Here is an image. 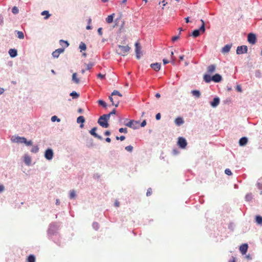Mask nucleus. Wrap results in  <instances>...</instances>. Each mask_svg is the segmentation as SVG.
Returning a JSON list of instances; mask_svg holds the SVG:
<instances>
[{"instance_id": "1", "label": "nucleus", "mask_w": 262, "mask_h": 262, "mask_svg": "<svg viewBox=\"0 0 262 262\" xmlns=\"http://www.w3.org/2000/svg\"><path fill=\"white\" fill-rule=\"evenodd\" d=\"M201 21L202 25L200 29L194 30L192 33V36L193 37H198L201 34L204 33L205 31V22L203 19H201Z\"/></svg>"}, {"instance_id": "2", "label": "nucleus", "mask_w": 262, "mask_h": 262, "mask_svg": "<svg viewBox=\"0 0 262 262\" xmlns=\"http://www.w3.org/2000/svg\"><path fill=\"white\" fill-rule=\"evenodd\" d=\"M130 48L128 46H118V49L117 50V53L118 54L121 55L122 56H125L128 54Z\"/></svg>"}, {"instance_id": "3", "label": "nucleus", "mask_w": 262, "mask_h": 262, "mask_svg": "<svg viewBox=\"0 0 262 262\" xmlns=\"http://www.w3.org/2000/svg\"><path fill=\"white\" fill-rule=\"evenodd\" d=\"M125 125L129 127L133 128L134 129H136V128L139 127V122L131 120L128 122L126 123Z\"/></svg>"}, {"instance_id": "4", "label": "nucleus", "mask_w": 262, "mask_h": 262, "mask_svg": "<svg viewBox=\"0 0 262 262\" xmlns=\"http://www.w3.org/2000/svg\"><path fill=\"white\" fill-rule=\"evenodd\" d=\"M247 51L248 47L246 46H238L236 49V54L238 55L247 53Z\"/></svg>"}, {"instance_id": "5", "label": "nucleus", "mask_w": 262, "mask_h": 262, "mask_svg": "<svg viewBox=\"0 0 262 262\" xmlns=\"http://www.w3.org/2000/svg\"><path fill=\"white\" fill-rule=\"evenodd\" d=\"M248 41L252 45H254L256 42V36L255 34L250 33L248 35Z\"/></svg>"}, {"instance_id": "6", "label": "nucleus", "mask_w": 262, "mask_h": 262, "mask_svg": "<svg viewBox=\"0 0 262 262\" xmlns=\"http://www.w3.org/2000/svg\"><path fill=\"white\" fill-rule=\"evenodd\" d=\"M98 123L101 126L104 128H107L109 126L108 122L101 116L99 117Z\"/></svg>"}, {"instance_id": "7", "label": "nucleus", "mask_w": 262, "mask_h": 262, "mask_svg": "<svg viewBox=\"0 0 262 262\" xmlns=\"http://www.w3.org/2000/svg\"><path fill=\"white\" fill-rule=\"evenodd\" d=\"M141 48L140 45V43L138 42H136L135 43V52H136V56L137 59H139L141 55Z\"/></svg>"}, {"instance_id": "8", "label": "nucleus", "mask_w": 262, "mask_h": 262, "mask_svg": "<svg viewBox=\"0 0 262 262\" xmlns=\"http://www.w3.org/2000/svg\"><path fill=\"white\" fill-rule=\"evenodd\" d=\"M53 155L54 153L52 149L49 148L46 150L45 153V157L47 160H52L53 159Z\"/></svg>"}, {"instance_id": "9", "label": "nucleus", "mask_w": 262, "mask_h": 262, "mask_svg": "<svg viewBox=\"0 0 262 262\" xmlns=\"http://www.w3.org/2000/svg\"><path fill=\"white\" fill-rule=\"evenodd\" d=\"M109 99L112 103V105L117 107L119 105L120 99L116 96H109Z\"/></svg>"}, {"instance_id": "10", "label": "nucleus", "mask_w": 262, "mask_h": 262, "mask_svg": "<svg viewBox=\"0 0 262 262\" xmlns=\"http://www.w3.org/2000/svg\"><path fill=\"white\" fill-rule=\"evenodd\" d=\"M178 145L182 148H185L187 146L186 140L183 137H179L178 142Z\"/></svg>"}, {"instance_id": "11", "label": "nucleus", "mask_w": 262, "mask_h": 262, "mask_svg": "<svg viewBox=\"0 0 262 262\" xmlns=\"http://www.w3.org/2000/svg\"><path fill=\"white\" fill-rule=\"evenodd\" d=\"M12 140L14 142L18 143H24L25 142H26V138H25V137L17 136L12 139Z\"/></svg>"}, {"instance_id": "12", "label": "nucleus", "mask_w": 262, "mask_h": 262, "mask_svg": "<svg viewBox=\"0 0 262 262\" xmlns=\"http://www.w3.org/2000/svg\"><path fill=\"white\" fill-rule=\"evenodd\" d=\"M248 246L247 244H242L239 247V251L242 253L243 255H244L246 253L248 250Z\"/></svg>"}, {"instance_id": "13", "label": "nucleus", "mask_w": 262, "mask_h": 262, "mask_svg": "<svg viewBox=\"0 0 262 262\" xmlns=\"http://www.w3.org/2000/svg\"><path fill=\"white\" fill-rule=\"evenodd\" d=\"M97 130L96 127H93L92 128V129L90 131V133L94 137L97 138L99 140H102V138L101 136L98 135L97 133H96V131Z\"/></svg>"}, {"instance_id": "14", "label": "nucleus", "mask_w": 262, "mask_h": 262, "mask_svg": "<svg viewBox=\"0 0 262 262\" xmlns=\"http://www.w3.org/2000/svg\"><path fill=\"white\" fill-rule=\"evenodd\" d=\"M222 79V76L219 74H216L212 77V80L215 82H220Z\"/></svg>"}, {"instance_id": "15", "label": "nucleus", "mask_w": 262, "mask_h": 262, "mask_svg": "<svg viewBox=\"0 0 262 262\" xmlns=\"http://www.w3.org/2000/svg\"><path fill=\"white\" fill-rule=\"evenodd\" d=\"M150 67L156 71H159L161 69L160 63H154L150 64Z\"/></svg>"}, {"instance_id": "16", "label": "nucleus", "mask_w": 262, "mask_h": 262, "mask_svg": "<svg viewBox=\"0 0 262 262\" xmlns=\"http://www.w3.org/2000/svg\"><path fill=\"white\" fill-rule=\"evenodd\" d=\"M219 103H220L219 98L217 97H216L213 99V100L212 102H211L210 104L212 107H215L219 104Z\"/></svg>"}, {"instance_id": "17", "label": "nucleus", "mask_w": 262, "mask_h": 262, "mask_svg": "<svg viewBox=\"0 0 262 262\" xmlns=\"http://www.w3.org/2000/svg\"><path fill=\"white\" fill-rule=\"evenodd\" d=\"M215 69H216V67L215 65H214V64L210 65L207 67V72L209 74H212L215 72Z\"/></svg>"}, {"instance_id": "18", "label": "nucleus", "mask_w": 262, "mask_h": 262, "mask_svg": "<svg viewBox=\"0 0 262 262\" xmlns=\"http://www.w3.org/2000/svg\"><path fill=\"white\" fill-rule=\"evenodd\" d=\"M175 124L178 126H180L184 123L182 118L178 117L174 120Z\"/></svg>"}, {"instance_id": "19", "label": "nucleus", "mask_w": 262, "mask_h": 262, "mask_svg": "<svg viewBox=\"0 0 262 262\" xmlns=\"http://www.w3.org/2000/svg\"><path fill=\"white\" fill-rule=\"evenodd\" d=\"M248 139L246 137H242L239 141V144L241 146H244L247 144Z\"/></svg>"}, {"instance_id": "20", "label": "nucleus", "mask_w": 262, "mask_h": 262, "mask_svg": "<svg viewBox=\"0 0 262 262\" xmlns=\"http://www.w3.org/2000/svg\"><path fill=\"white\" fill-rule=\"evenodd\" d=\"M231 46L230 45H226L222 49V53H228L231 49Z\"/></svg>"}, {"instance_id": "21", "label": "nucleus", "mask_w": 262, "mask_h": 262, "mask_svg": "<svg viewBox=\"0 0 262 262\" xmlns=\"http://www.w3.org/2000/svg\"><path fill=\"white\" fill-rule=\"evenodd\" d=\"M9 54L11 57H15L17 55V51L14 49H11L9 51Z\"/></svg>"}, {"instance_id": "22", "label": "nucleus", "mask_w": 262, "mask_h": 262, "mask_svg": "<svg viewBox=\"0 0 262 262\" xmlns=\"http://www.w3.org/2000/svg\"><path fill=\"white\" fill-rule=\"evenodd\" d=\"M115 15V14H112L110 15H108L107 18H106V21L108 24H111L113 21L114 16Z\"/></svg>"}, {"instance_id": "23", "label": "nucleus", "mask_w": 262, "mask_h": 262, "mask_svg": "<svg viewBox=\"0 0 262 262\" xmlns=\"http://www.w3.org/2000/svg\"><path fill=\"white\" fill-rule=\"evenodd\" d=\"M111 96H117V97H119L120 98L122 97V95L119 91H118L117 90H114L112 93V94Z\"/></svg>"}, {"instance_id": "24", "label": "nucleus", "mask_w": 262, "mask_h": 262, "mask_svg": "<svg viewBox=\"0 0 262 262\" xmlns=\"http://www.w3.org/2000/svg\"><path fill=\"white\" fill-rule=\"evenodd\" d=\"M204 80L207 83L210 82L212 80V77L209 75L205 74L204 76Z\"/></svg>"}, {"instance_id": "25", "label": "nucleus", "mask_w": 262, "mask_h": 262, "mask_svg": "<svg viewBox=\"0 0 262 262\" xmlns=\"http://www.w3.org/2000/svg\"><path fill=\"white\" fill-rule=\"evenodd\" d=\"M191 93L194 96L197 98H199L201 96L200 92L198 90H193L191 91Z\"/></svg>"}, {"instance_id": "26", "label": "nucleus", "mask_w": 262, "mask_h": 262, "mask_svg": "<svg viewBox=\"0 0 262 262\" xmlns=\"http://www.w3.org/2000/svg\"><path fill=\"white\" fill-rule=\"evenodd\" d=\"M72 80L74 81L75 83L78 84L79 83V79L77 77V74L76 73L73 74L72 75Z\"/></svg>"}, {"instance_id": "27", "label": "nucleus", "mask_w": 262, "mask_h": 262, "mask_svg": "<svg viewBox=\"0 0 262 262\" xmlns=\"http://www.w3.org/2000/svg\"><path fill=\"white\" fill-rule=\"evenodd\" d=\"M27 262H35V257L33 255H30L27 258Z\"/></svg>"}, {"instance_id": "28", "label": "nucleus", "mask_w": 262, "mask_h": 262, "mask_svg": "<svg viewBox=\"0 0 262 262\" xmlns=\"http://www.w3.org/2000/svg\"><path fill=\"white\" fill-rule=\"evenodd\" d=\"M17 34V37L19 39H24V34L23 32L17 31H16Z\"/></svg>"}, {"instance_id": "29", "label": "nucleus", "mask_w": 262, "mask_h": 262, "mask_svg": "<svg viewBox=\"0 0 262 262\" xmlns=\"http://www.w3.org/2000/svg\"><path fill=\"white\" fill-rule=\"evenodd\" d=\"M256 222L258 224L262 225V217L259 215L256 216Z\"/></svg>"}, {"instance_id": "30", "label": "nucleus", "mask_w": 262, "mask_h": 262, "mask_svg": "<svg viewBox=\"0 0 262 262\" xmlns=\"http://www.w3.org/2000/svg\"><path fill=\"white\" fill-rule=\"evenodd\" d=\"M85 121V119L83 116H80L77 118V122L78 123H83Z\"/></svg>"}, {"instance_id": "31", "label": "nucleus", "mask_w": 262, "mask_h": 262, "mask_svg": "<svg viewBox=\"0 0 262 262\" xmlns=\"http://www.w3.org/2000/svg\"><path fill=\"white\" fill-rule=\"evenodd\" d=\"M79 48L81 49V50H85L86 49V45L84 42H81L79 45Z\"/></svg>"}, {"instance_id": "32", "label": "nucleus", "mask_w": 262, "mask_h": 262, "mask_svg": "<svg viewBox=\"0 0 262 262\" xmlns=\"http://www.w3.org/2000/svg\"><path fill=\"white\" fill-rule=\"evenodd\" d=\"M98 103L100 105H101L105 108L106 107V106H107L106 103L104 101H103L102 100H99L98 101Z\"/></svg>"}, {"instance_id": "33", "label": "nucleus", "mask_w": 262, "mask_h": 262, "mask_svg": "<svg viewBox=\"0 0 262 262\" xmlns=\"http://www.w3.org/2000/svg\"><path fill=\"white\" fill-rule=\"evenodd\" d=\"M70 96L73 97V98H77L79 97V95L76 92L73 91L70 94Z\"/></svg>"}, {"instance_id": "34", "label": "nucleus", "mask_w": 262, "mask_h": 262, "mask_svg": "<svg viewBox=\"0 0 262 262\" xmlns=\"http://www.w3.org/2000/svg\"><path fill=\"white\" fill-rule=\"evenodd\" d=\"M60 45L61 46H64L66 47H68V46L69 45V43L68 42V41H64L63 40H60Z\"/></svg>"}, {"instance_id": "35", "label": "nucleus", "mask_w": 262, "mask_h": 262, "mask_svg": "<svg viewBox=\"0 0 262 262\" xmlns=\"http://www.w3.org/2000/svg\"><path fill=\"white\" fill-rule=\"evenodd\" d=\"M41 15H46V16L45 17V19H47L50 16V14L49 13V12L48 11H42L41 12Z\"/></svg>"}, {"instance_id": "36", "label": "nucleus", "mask_w": 262, "mask_h": 262, "mask_svg": "<svg viewBox=\"0 0 262 262\" xmlns=\"http://www.w3.org/2000/svg\"><path fill=\"white\" fill-rule=\"evenodd\" d=\"M38 150H39V148L38 147V146H35L32 148L31 151L32 152L36 153L38 151Z\"/></svg>"}, {"instance_id": "37", "label": "nucleus", "mask_w": 262, "mask_h": 262, "mask_svg": "<svg viewBox=\"0 0 262 262\" xmlns=\"http://www.w3.org/2000/svg\"><path fill=\"white\" fill-rule=\"evenodd\" d=\"M93 63H89L88 64H85V66L86 67V70H90L92 67L93 66Z\"/></svg>"}, {"instance_id": "38", "label": "nucleus", "mask_w": 262, "mask_h": 262, "mask_svg": "<svg viewBox=\"0 0 262 262\" xmlns=\"http://www.w3.org/2000/svg\"><path fill=\"white\" fill-rule=\"evenodd\" d=\"M102 117L104 118V119L107 121L108 122V120L110 119V114H104V115H103L102 116H101Z\"/></svg>"}, {"instance_id": "39", "label": "nucleus", "mask_w": 262, "mask_h": 262, "mask_svg": "<svg viewBox=\"0 0 262 262\" xmlns=\"http://www.w3.org/2000/svg\"><path fill=\"white\" fill-rule=\"evenodd\" d=\"M246 199L248 201H250L252 199V195L251 193L247 194L246 195Z\"/></svg>"}, {"instance_id": "40", "label": "nucleus", "mask_w": 262, "mask_h": 262, "mask_svg": "<svg viewBox=\"0 0 262 262\" xmlns=\"http://www.w3.org/2000/svg\"><path fill=\"white\" fill-rule=\"evenodd\" d=\"M93 227L94 229L95 230H98L99 228V225L98 223L97 222H94L93 224Z\"/></svg>"}, {"instance_id": "41", "label": "nucleus", "mask_w": 262, "mask_h": 262, "mask_svg": "<svg viewBox=\"0 0 262 262\" xmlns=\"http://www.w3.org/2000/svg\"><path fill=\"white\" fill-rule=\"evenodd\" d=\"M125 149L126 150H127L128 151L132 152L133 149V147L132 145H129V146H126L125 147Z\"/></svg>"}, {"instance_id": "42", "label": "nucleus", "mask_w": 262, "mask_h": 262, "mask_svg": "<svg viewBox=\"0 0 262 262\" xmlns=\"http://www.w3.org/2000/svg\"><path fill=\"white\" fill-rule=\"evenodd\" d=\"M75 192L74 190H71L70 193V198L71 199H73L75 196Z\"/></svg>"}, {"instance_id": "43", "label": "nucleus", "mask_w": 262, "mask_h": 262, "mask_svg": "<svg viewBox=\"0 0 262 262\" xmlns=\"http://www.w3.org/2000/svg\"><path fill=\"white\" fill-rule=\"evenodd\" d=\"M12 12L14 14H17L18 12V9L16 7L14 6L12 9Z\"/></svg>"}, {"instance_id": "44", "label": "nucleus", "mask_w": 262, "mask_h": 262, "mask_svg": "<svg viewBox=\"0 0 262 262\" xmlns=\"http://www.w3.org/2000/svg\"><path fill=\"white\" fill-rule=\"evenodd\" d=\"M51 121L52 122H55V121H57L58 122L60 121V119L57 118L56 116H53L51 117Z\"/></svg>"}, {"instance_id": "45", "label": "nucleus", "mask_w": 262, "mask_h": 262, "mask_svg": "<svg viewBox=\"0 0 262 262\" xmlns=\"http://www.w3.org/2000/svg\"><path fill=\"white\" fill-rule=\"evenodd\" d=\"M52 55L54 58H57L59 56V54L56 50H55L52 53Z\"/></svg>"}, {"instance_id": "46", "label": "nucleus", "mask_w": 262, "mask_h": 262, "mask_svg": "<svg viewBox=\"0 0 262 262\" xmlns=\"http://www.w3.org/2000/svg\"><path fill=\"white\" fill-rule=\"evenodd\" d=\"M225 173L228 176H231L232 174L231 171L228 168L225 169Z\"/></svg>"}, {"instance_id": "47", "label": "nucleus", "mask_w": 262, "mask_h": 262, "mask_svg": "<svg viewBox=\"0 0 262 262\" xmlns=\"http://www.w3.org/2000/svg\"><path fill=\"white\" fill-rule=\"evenodd\" d=\"M152 189L151 188H149L148 189H147V192H146V195L147 196H150L151 194H152Z\"/></svg>"}, {"instance_id": "48", "label": "nucleus", "mask_w": 262, "mask_h": 262, "mask_svg": "<svg viewBox=\"0 0 262 262\" xmlns=\"http://www.w3.org/2000/svg\"><path fill=\"white\" fill-rule=\"evenodd\" d=\"M119 131L120 133H127V132L126 128H119Z\"/></svg>"}, {"instance_id": "49", "label": "nucleus", "mask_w": 262, "mask_h": 262, "mask_svg": "<svg viewBox=\"0 0 262 262\" xmlns=\"http://www.w3.org/2000/svg\"><path fill=\"white\" fill-rule=\"evenodd\" d=\"M25 162L26 164H29V163H30L31 162V159L29 157H27V158H25Z\"/></svg>"}, {"instance_id": "50", "label": "nucleus", "mask_w": 262, "mask_h": 262, "mask_svg": "<svg viewBox=\"0 0 262 262\" xmlns=\"http://www.w3.org/2000/svg\"><path fill=\"white\" fill-rule=\"evenodd\" d=\"M125 137L124 136H121L120 137L117 136L116 137V140H120L121 141H123L125 139Z\"/></svg>"}, {"instance_id": "51", "label": "nucleus", "mask_w": 262, "mask_h": 262, "mask_svg": "<svg viewBox=\"0 0 262 262\" xmlns=\"http://www.w3.org/2000/svg\"><path fill=\"white\" fill-rule=\"evenodd\" d=\"M97 77H98V78H100V79H104V77H105V75H103V74H101V73H99V74H98L97 75Z\"/></svg>"}, {"instance_id": "52", "label": "nucleus", "mask_w": 262, "mask_h": 262, "mask_svg": "<svg viewBox=\"0 0 262 262\" xmlns=\"http://www.w3.org/2000/svg\"><path fill=\"white\" fill-rule=\"evenodd\" d=\"M26 145L30 146L32 144V142L31 141H27L26 140V142L24 143Z\"/></svg>"}, {"instance_id": "53", "label": "nucleus", "mask_w": 262, "mask_h": 262, "mask_svg": "<svg viewBox=\"0 0 262 262\" xmlns=\"http://www.w3.org/2000/svg\"><path fill=\"white\" fill-rule=\"evenodd\" d=\"M146 125V121L144 120L140 124L141 127H144Z\"/></svg>"}, {"instance_id": "54", "label": "nucleus", "mask_w": 262, "mask_h": 262, "mask_svg": "<svg viewBox=\"0 0 262 262\" xmlns=\"http://www.w3.org/2000/svg\"><path fill=\"white\" fill-rule=\"evenodd\" d=\"M102 28H99L98 29V33L99 35H100V36H102Z\"/></svg>"}, {"instance_id": "55", "label": "nucleus", "mask_w": 262, "mask_h": 262, "mask_svg": "<svg viewBox=\"0 0 262 262\" xmlns=\"http://www.w3.org/2000/svg\"><path fill=\"white\" fill-rule=\"evenodd\" d=\"M59 55L64 51V49H58L56 50Z\"/></svg>"}, {"instance_id": "56", "label": "nucleus", "mask_w": 262, "mask_h": 262, "mask_svg": "<svg viewBox=\"0 0 262 262\" xmlns=\"http://www.w3.org/2000/svg\"><path fill=\"white\" fill-rule=\"evenodd\" d=\"M179 38V36H173L172 38V40L173 41H176L177 40H178Z\"/></svg>"}, {"instance_id": "57", "label": "nucleus", "mask_w": 262, "mask_h": 262, "mask_svg": "<svg viewBox=\"0 0 262 262\" xmlns=\"http://www.w3.org/2000/svg\"><path fill=\"white\" fill-rule=\"evenodd\" d=\"M156 118L157 120H159L161 118V114L160 113H158L156 116Z\"/></svg>"}, {"instance_id": "58", "label": "nucleus", "mask_w": 262, "mask_h": 262, "mask_svg": "<svg viewBox=\"0 0 262 262\" xmlns=\"http://www.w3.org/2000/svg\"><path fill=\"white\" fill-rule=\"evenodd\" d=\"M236 90L238 91V92H242V88L241 87L239 86V85H237L236 86Z\"/></svg>"}, {"instance_id": "59", "label": "nucleus", "mask_w": 262, "mask_h": 262, "mask_svg": "<svg viewBox=\"0 0 262 262\" xmlns=\"http://www.w3.org/2000/svg\"><path fill=\"white\" fill-rule=\"evenodd\" d=\"M163 62L164 64H166L169 63L170 61L166 59H164L163 60Z\"/></svg>"}, {"instance_id": "60", "label": "nucleus", "mask_w": 262, "mask_h": 262, "mask_svg": "<svg viewBox=\"0 0 262 262\" xmlns=\"http://www.w3.org/2000/svg\"><path fill=\"white\" fill-rule=\"evenodd\" d=\"M104 135L105 136H110L111 135V132L109 130H106L105 132Z\"/></svg>"}, {"instance_id": "61", "label": "nucleus", "mask_w": 262, "mask_h": 262, "mask_svg": "<svg viewBox=\"0 0 262 262\" xmlns=\"http://www.w3.org/2000/svg\"><path fill=\"white\" fill-rule=\"evenodd\" d=\"M120 205V203L118 201H116V202H115V206L116 207H119Z\"/></svg>"}, {"instance_id": "62", "label": "nucleus", "mask_w": 262, "mask_h": 262, "mask_svg": "<svg viewBox=\"0 0 262 262\" xmlns=\"http://www.w3.org/2000/svg\"><path fill=\"white\" fill-rule=\"evenodd\" d=\"M171 62L172 64H175V58L174 57H172L171 58Z\"/></svg>"}, {"instance_id": "63", "label": "nucleus", "mask_w": 262, "mask_h": 262, "mask_svg": "<svg viewBox=\"0 0 262 262\" xmlns=\"http://www.w3.org/2000/svg\"><path fill=\"white\" fill-rule=\"evenodd\" d=\"M116 114V110H115V109H114V110H113L111 112H110V113H109V114H110V115H114V114Z\"/></svg>"}, {"instance_id": "64", "label": "nucleus", "mask_w": 262, "mask_h": 262, "mask_svg": "<svg viewBox=\"0 0 262 262\" xmlns=\"http://www.w3.org/2000/svg\"><path fill=\"white\" fill-rule=\"evenodd\" d=\"M4 190V186L3 185H0V192H2Z\"/></svg>"}]
</instances>
